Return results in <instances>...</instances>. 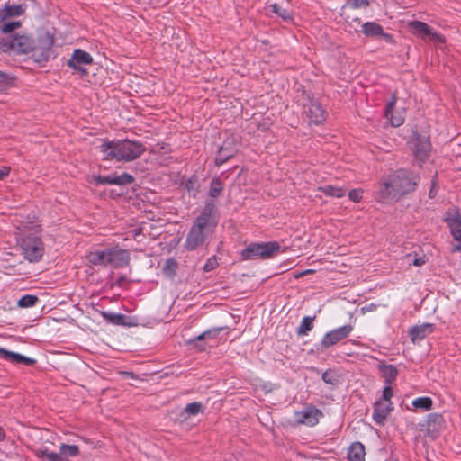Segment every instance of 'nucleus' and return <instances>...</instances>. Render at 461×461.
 <instances>
[{
  "instance_id": "nucleus-24",
  "label": "nucleus",
  "mask_w": 461,
  "mask_h": 461,
  "mask_svg": "<svg viewBox=\"0 0 461 461\" xmlns=\"http://www.w3.org/2000/svg\"><path fill=\"white\" fill-rule=\"evenodd\" d=\"M396 100L397 98L395 95H393L391 100L388 101L384 108V116L390 121L392 126L393 127L401 126L404 122V119L402 115H393V113Z\"/></svg>"
},
{
  "instance_id": "nucleus-41",
  "label": "nucleus",
  "mask_w": 461,
  "mask_h": 461,
  "mask_svg": "<svg viewBox=\"0 0 461 461\" xmlns=\"http://www.w3.org/2000/svg\"><path fill=\"white\" fill-rule=\"evenodd\" d=\"M185 411L190 416H194L203 411V406L201 402H194L185 407Z\"/></svg>"
},
{
  "instance_id": "nucleus-2",
  "label": "nucleus",
  "mask_w": 461,
  "mask_h": 461,
  "mask_svg": "<svg viewBox=\"0 0 461 461\" xmlns=\"http://www.w3.org/2000/svg\"><path fill=\"white\" fill-rule=\"evenodd\" d=\"M219 217L213 201H206L203 209L194 221L185 240L184 247L193 251L203 246L206 240L214 232Z\"/></svg>"
},
{
  "instance_id": "nucleus-28",
  "label": "nucleus",
  "mask_w": 461,
  "mask_h": 461,
  "mask_svg": "<svg viewBox=\"0 0 461 461\" xmlns=\"http://www.w3.org/2000/svg\"><path fill=\"white\" fill-rule=\"evenodd\" d=\"M316 316H304L297 327L296 334L298 336H305L311 331L314 327V321Z\"/></svg>"
},
{
  "instance_id": "nucleus-30",
  "label": "nucleus",
  "mask_w": 461,
  "mask_h": 461,
  "mask_svg": "<svg viewBox=\"0 0 461 461\" xmlns=\"http://www.w3.org/2000/svg\"><path fill=\"white\" fill-rule=\"evenodd\" d=\"M16 77L13 74L0 71V94L7 91L15 84Z\"/></svg>"
},
{
  "instance_id": "nucleus-27",
  "label": "nucleus",
  "mask_w": 461,
  "mask_h": 461,
  "mask_svg": "<svg viewBox=\"0 0 461 461\" xmlns=\"http://www.w3.org/2000/svg\"><path fill=\"white\" fill-rule=\"evenodd\" d=\"M379 369L382 373L384 382L386 384H391L395 381L398 375V370L396 366L393 365H380Z\"/></svg>"
},
{
  "instance_id": "nucleus-18",
  "label": "nucleus",
  "mask_w": 461,
  "mask_h": 461,
  "mask_svg": "<svg viewBox=\"0 0 461 461\" xmlns=\"http://www.w3.org/2000/svg\"><path fill=\"white\" fill-rule=\"evenodd\" d=\"M362 32L367 37H382L388 43H393V35L384 32L382 25L375 22H366L362 24Z\"/></svg>"
},
{
  "instance_id": "nucleus-50",
  "label": "nucleus",
  "mask_w": 461,
  "mask_h": 461,
  "mask_svg": "<svg viewBox=\"0 0 461 461\" xmlns=\"http://www.w3.org/2000/svg\"><path fill=\"white\" fill-rule=\"evenodd\" d=\"M127 281V278L126 276H122L120 277H118L115 281V284L118 285V286H122L124 285V283Z\"/></svg>"
},
{
  "instance_id": "nucleus-13",
  "label": "nucleus",
  "mask_w": 461,
  "mask_h": 461,
  "mask_svg": "<svg viewBox=\"0 0 461 461\" xmlns=\"http://www.w3.org/2000/svg\"><path fill=\"white\" fill-rule=\"evenodd\" d=\"M303 109V113L311 123L318 125L325 122L327 112L317 99H309Z\"/></svg>"
},
{
  "instance_id": "nucleus-19",
  "label": "nucleus",
  "mask_w": 461,
  "mask_h": 461,
  "mask_svg": "<svg viewBox=\"0 0 461 461\" xmlns=\"http://www.w3.org/2000/svg\"><path fill=\"white\" fill-rule=\"evenodd\" d=\"M0 357L14 364H23L25 366H33L36 363L34 358L2 348H0Z\"/></svg>"
},
{
  "instance_id": "nucleus-38",
  "label": "nucleus",
  "mask_w": 461,
  "mask_h": 461,
  "mask_svg": "<svg viewBox=\"0 0 461 461\" xmlns=\"http://www.w3.org/2000/svg\"><path fill=\"white\" fill-rule=\"evenodd\" d=\"M39 301L36 295L32 294H25L20 298L18 301V306L21 308H28L35 305V303Z\"/></svg>"
},
{
  "instance_id": "nucleus-9",
  "label": "nucleus",
  "mask_w": 461,
  "mask_h": 461,
  "mask_svg": "<svg viewBox=\"0 0 461 461\" xmlns=\"http://www.w3.org/2000/svg\"><path fill=\"white\" fill-rule=\"evenodd\" d=\"M323 416V412L313 405H307L303 410L294 413V421L297 424L308 427L316 426Z\"/></svg>"
},
{
  "instance_id": "nucleus-43",
  "label": "nucleus",
  "mask_w": 461,
  "mask_h": 461,
  "mask_svg": "<svg viewBox=\"0 0 461 461\" xmlns=\"http://www.w3.org/2000/svg\"><path fill=\"white\" fill-rule=\"evenodd\" d=\"M113 176L114 173L107 175V176H95V182L97 185H113Z\"/></svg>"
},
{
  "instance_id": "nucleus-8",
  "label": "nucleus",
  "mask_w": 461,
  "mask_h": 461,
  "mask_svg": "<svg viewBox=\"0 0 461 461\" xmlns=\"http://www.w3.org/2000/svg\"><path fill=\"white\" fill-rule=\"evenodd\" d=\"M412 150L414 158L420 163H424L430 153L431 144L429 138L420 134H414L409 142Z\"/></svg>"
},
{
  "instance_id": "nucleus-46",
  "label": "nucleus",
  "mask_w": 461,
  "mask_h": 461,
  "mask_svg": "<svg viewBox=\"0 0 461 461\" xmlns=\"http://www.w3.org/2000/svg\"><path fill=\"white\" fill-rule=\"evenodd\" d=\"M393 388L391 387V385L387 384L386 386H384V388L383 390V400L384 401V402H386V403L391 402V398L393 397Z\"/></svg>"
},
{
  "instance_id": "nucleus-52",
  "label": "nucleus",
  "mask_w": 461,
  "mask_h": 461,
  "mask_svg": "<svg viewBox=\"0 0 461 461\" xmlns=\"http://www.w3.org/2000/svg\"><path fill=\"white\" fill-rule=\"evenodd\" d=\"M425 263V260L422 258H418L413 260V265L415 266H422Z\"/></svg>"
},
{
  "instance_id": "nucleus-4",
  "label": "nucleus",
  "mask_w": 461,
  "mask_h": 461,
  "mask_svg": "<svg viewBox=\"0 0 461 461\" xmlns=\"http://www.w3.org/2000/svg\"><path fill=\"white\" fill-rule=\"evenodd\" d=\"M17 242L22 255L29 262H38L42 258L44 245L36 229L29 233H21Z\"/></svg>"
},
{
  "instance_id": "nucleus-45",
  "label": "nucleus",
  "mask_w": 461,
  "mask_h": 461,
  "mask_svg": "<svg viewBox=\"0 0 461 461\" xmlns=\"http://www.w3.org/2000/svg\"><path fill=\"white\" fill-rule=\"evenodd\" d=\"M363 193L360 188L353 189L348 193V198L354 203H359L362 200Z\"/></svg>"
},
{
  "instance_id": "nucleus-3",
  "label": "nucleus",
  "mask_w": 461,
  "mask_h": 461,
  "mask_svg": "<svg viewBox=\"0 0 461 461\" xmlns=\"http://www.w3.org/2000/svg\"><path fill=\"white\" fill-rule=\"evenodd\" d=\"M99 150L104 160L131 162L140 158L146 150L141 142L124 140H103Z\"/></svg>"
},
{
  "instance_id": "nucleus-26",
  "label": "nucleus",
  "mask_w": 461,
  "mask_h": 461,
  "mask_svg": "<svg viewBox=\"0 0 461 461\" xmlns=\"http://www.w3.org/2000/svg\"><path fill=\"white\" fill-rule=\"evenodd\" d=\"M265 9L267 14H275L282 18L284 21H289L292 19L290 12L276 3H268Z\"/></svg>"
},
{
  "instance_id": "nucleus-1",
  "label": "nucleus",
  "mask_w": 461,
  "mask_h": 461,
  "mask_svg": "<svg viewBox=\"0 0 461 461\" xmlns=\"http://www.w3.org/2000/svg\"><path fill=\"white\" fill-rule=\"evenodd\" d=\"M420 175L409 169H397L383 176L376 185L375 199L381 203L399 201L405 194L416 190Z\"/></svg>"
},
{
  "instance_id": "nucleus-54",
  "label": "nucleus",
  "mask_w": 461,
  "mask_h": 461,
  "mask_svg": "<svg viewBox=\"0 0 461 461\" xmlns=\"http://www.w3.org/2000/svg\"><path fill=\"white\" fill-rule=\"evenodd\" d=\"M312 270L308 269V270H305L304 272H303V273H301V274L297 275L296 276H297V277H298V276H304V275H306V274H309V273H312Z\"/></svg>"
},
{
  "instance_id": "nucleus-42",
  "label": "nucleus",
  "mask_w": 461,
  "mask_h": 461,
  "mask_svg": "<svg viewBox=\"0 0 461 461\" xmlns=\"http://www.w3.org/2000/svg\"><path fill=\"white\" fill-rule=\"evenodd\" d=\"M1 23H2V25L0 27V31L5 34L15 31L16 29H18L21 26L20 22H6V23L4 22Z\"/></svg>"
},
{
  "instance_id": "nucleus-20",
  "label": "nucleus",
  "mask_w": 461,
  "mask_h": 461,
  "mask_svg": "<svg viewBox=\"0 0 461 461\" xmlns=\"http://www.w3.org/2000/svg\"><path fill=\"white\" fill-rule=\"evenodd\" d=\"M433 331V324L423 323L421 325H416L409 330V336L411 340L415 344L423 340L427 336L431 334Z\"/></svg>"
},
{
  "instance_id": "nucleus-12",
  "label": "nucleus",
  "mask_w": 461,
  "mask_h": 461,
  "mask_svg": "<svg viewBox=\"0 0 461 461\" xmlns=\"http://www.w3.org/2000/svg\"><path fill=\"white\" fill-rule=\"evenodd\" d=\"M445 221H447L451 235L457 242L453 248L454 252L461 250V213L457 210H449L446 212Z\"/></svg>"
},
{
  "instance_id": "nucleus-6",
  "label": "nucleus",
  "mask_w": 461,
  "mask_h": 461,
  "mask_svg": "<svg viewBox=\"0 0 461 461\" xmlns=\"http://www.w3.org/2000/svg\"><path fill=\"white\" fill-rule=\"evenodd\" d=\"M280 245L276 241L250 243L240 253L243 260L267 258L279 251Z\"/></svg>"
},
{
  "instance_id": "nucleus-34",
  "label": "nucleus",
  "mask_w": 461,
  "mask_h": 461,
  "mask_svg": "<svg viewBox=\"0 0 461 461\" xmlns=\"http://www.w3.org/2000/svg\"><path fill=\"white\" fill-rule=\"evenodd\" d=\"M412 406L422 411H429L433 406V402L430 397H418L412 401Z\"/></svg>"
},
{
  "instance_id": "nucleus-33",
  "label": "nucleus",
  "mask_w": 461,
  "mask_h": 461,
  "mask_svg": "<svg viewBox=\"0 0 461 461\" xmlns=\"http://www.w3.org/2000/svg\"><path fill=\"white\" fill-rule=\"evenodd\" d=\"M177 268H178L177 261L175 258H167L166 260L165 264L163 265L162 272L165 276L172 278L176 276Z\"/></svg>"
},
{
  "instance_id": "nucleus-47",
  "label": "nucleus",
  "mask_w": 461,
  "mask_h": 461,
  "mask_svg": "<svg viewBox=\"0 0 461 461\" xmlns=\"http://www.w3.org/2000/svg\"><path fill=\"white\" fill-rule=\"evenodd\" d=\"M348 5L353 8L366 7L369 5V0H348Z\"/></svg>"
},
{
  "instance_id": "nucleus-37",
  "label": "nucleus",
  "mask_w": 461,
  "mask_h": 461,
  "mask_svg": "<svg viewBox=\"0 0 461 461\" xmlns=\"http://www.w3.org/2000/svg\"><path fill=\"white\" fill-rule=\"evenodd\" d=\"M62 456H77L79 454V448L76 445L61 444L59 447Z\"/></svg>"
},
{
  "instance_id": "nucleus-44",
  "label": "nucleus",
  "mask_w": 461,
  "mask_h": 461,
  "mask_svg": "<svg viewBox=\"0 0 461 461\" xmlns=\"http://www.w3.org/2000/svg\"><path fill=\"white\" fill-rule=\"evenodd\" d=\"M218 265H219V263H218V259H217L216 256H212L209 258H207V260L203 266V270L205 272H211V271L214 270L218 267Z\"/></svg>"
},
{
  "instance_id": "nucleus-11",
  "label": "nucleus",
  "mask_w": 461,
  "mask_h": 461,
  "mask_svg": "<svg viewBox=\"0 0 461 461\" xmlns=\"http://www.w3.org/2000/svg\"><path fill=\"white\" fill-rule=\"evenodd\" d=\"M408 25L413 34L420 36L424 40L429 39L437 43L445 42V37L440 33L433 31V29L426 23L420 21H411Z\"/></svg>"
},
{
  "instance_id": "nucleus-21",
  "label": "nucleus",
  "mask_w": 461,
  "mask_h": 461,
  "mask_svg": "<svg viewBox=\"0 0 461 461\" xmlns=\"http://www.w3.org/2000/svg\"><path fill=\"white\" fill-rule=\"evenodd\" d=\"M391 405L392 402L386 403L382 401H378L375 403L372 417L376 424H384L385 419L392 411Z\"/></svg>"
},
{
  "instance_id": "nucleus-16",
  "label": "nucleus",
  "mask_w": 461,
  "mask_h": 461,
  "mask_svg": "<svg viewBox=\"0 0 461 461\" xmlns=\"http://www.w3.org/2000/svg\"><path fill=\"white\" fill-rule=\"evenodd\" d=\"M237 153V147L234 143L233 138L226 139L222 145L219 148L218 153L215 158V165L221 166Z\"/></svg>"
},
{
  "instance_id": "nucleus-14",
  "label": "nucleus",
  "mask_w": 461,
  "mask_h": 461,
  "mask_svg": "<svg viewBox=\"0 0 461 461\" xmlns=\"http://www.w3.org/2000/svg\"><path fill=\"white\" fill-rule=\"evenodd\" d=\"M92 63L93 58L88 52L81 49H77L73 51L71 58L67 62V65L70 68L78 71L81 75H86L87 71L83 68V66L90 65Z\"/></svg>"
},
{
  "instance_id": "nucleus-55",
  "label": "nucleus",
  "mask_w": 461,
  "mask_h": 461,
  "mask_svg": "<svg viewBox=\"0 0 461 461\" xmlns=\"http://www.w3.org/2000/svg\"><path fill=\"white\" fill-rule=\"evenodd\" d=\"M353 21L357 22V23H360V19L359 18H355Z\"/></svg>"
},
{
  "instance_id": "nucleus-5",
  "label": "nucleus",
  "mask_w": 461,
  "mask_h": 461,
  "mask_svg": "<svg viewBox=\"0 0 461 461\" xmlns=\"http://www.w3.org/2000/svg\"><path fill=\"white\" fill-rule=\"evenodd\" d=\"M32 40L25 34L5 35L0 38V50L9 54H28L32 49Z\"/></svg>"
},
{
  "instance_id": "nucleus-23",
  "label": "nucleus",
  "mask_w": 461,
  "mask_h": 461,
  "mask_svg": "<svg viewBox=\"0 0 461 461\" xmlns=\"http://www.w3.org/2000/svg\"><path fill=\"white\" fill-rule=\"evenodd\" d=\"M86 258L93 266L105 267L108 266V249L90 251L86 254Z\"/></svg>"
},
{
  "instance_id": "nucleus-36",
  "label": "nucleus",
  "mask_w": 461,
  "mask_h": 461,
  "mask_svg": "<svg viewBox=\"0 0 461 461\" xmlns=\"http://www.w3.org/2000/svg\"><path fill=\"white\" fill-rule=\"evenodd\" d=\"M103 318L110 323L120 325L123 321L124 316L121 313H115L111 312H102Z\"/></svg>"
},
{
  "instance_id": "nucleus-22",
  "label": "nucleus",
  "mask_w": 461,
  "mask_h": 461,
  "mask_svg": "<svg viewBox=\"0 0 461 461\" xmlns=\"http://www.w3.org/2000/svg\"><path fill=\"white\" fill-rule=\"evenodd\" d=\"M24 5H6L0 9V23L5 22L12 17L21 16L25 12Z\"/></svg>"
},
{
  "instance_id": "nucleus-49",
  "label": "nucleus",
  "mask_w": 461,
  "mask_h": 461,
  "mask_svg": "<svg viewBox=\"0 0 461 461\" xmlns=\"http://www.w3.org/2000/svg\"><path fill=\"white\" fill-rule=\"evenodd\" d=\"M11 172V168L9 167L4 166L0 168V180H3L6 176H9Z\"/></svg>"
},
{
  "instance_id": "nucleus-31",
  "label": "nucleus",
  "mask_w": 461,
  "mask_h": 461,
  "mask_svg": "<svg viewBox=\"0 0 461 461\" xmlns=\"http://www.w3.org/2000/svg\"><path fill=\"white\" fill-rule=\"evenodd\" d=\"M224 189V184L218 176H214L210 183L209 196L218 198Z\"/></svg>"
},
{
  "instance_id": "nucleus-17",
  "label": "nucleus",
  "mask_w": 461,
  "mask_h": 461,
  "mask_svg": "<svg viewBox=\"0 0 461 461\" xmlns=\"http://www.w3.org/2000/svg\"><path fill=\"white\" fill-rule=\"evenodd\" d=\"M130 254L126 249L119 248L108 249V266L120 268L128 266Z\"/></svg>"
},
{
  "instance_id": "nucleus-25",
  "label": "nucleus",
  "mask_w": 461,
  "mask_h": 461,
  "mask_svg": "<svg viewBox=\"0 0 461 461\" xmlns=\"http://www.w3.org/2000/svg\"><path fill=\"white\" fill-rule=\"evenodd\" d=\"M365 446L359 442H353L348 450V461H365Z\"/></svg>"
},
{
  "instance_id": "nucleus-48",
  "label": "nucleus",
  "mask_w": 461,
  "mask_h": 461,
  "mask_svg": "<svg viewBox=\"0 0 461 461\" xmlns=\"http://www.w3.org/2000/svg\"><path fill=\"white\" fill-rule=\"evenodd\" d=\"M376 309H377V304L371 303H367V304L364 305L363 307H361V312L365 314L366 312H374Z\"/></svg>"
},
{
  "instance_id": "nucleus-10",
  "label": "nucleus",
  "mask_w": 461,
  "mask_h": 461,
  "mask_svg": "<svg viewBox=\"0 0 461 461\" xmlns=\"http://www.w3.org/2000/svg\"><path fill=\"white\" fill-rule=\"evenodd\" d=\"M354 327L351 324H346L341 327L333 329L324 334L321 340V345L324 348H330L339 341L349 337Z\"/></svg>"
},
{
  "instance_id": "nucleus-15",
  "label": "nucleus",
  "mask_w": 461,
  "mask_h": 461,
  "mask_svg": "<svg viewBox=\"0 0 461 461\" xmlns=\"http://www.w3.org/2000/svg\"><path fill=\"white\" fill-rule=\"evenodd\" d=\"M223 328H213L203 331L202 334L186 340V345L198 351H204L207 348L206 340L216 339Z\"/></svg>"
},
{
  "instance_id": "nucleus-51",
  "label": "nucleus",
  "mask_w": 461,
  "mask_h": 461,
  "mask_svg": "<svg viewBox=\"0 0 461 461\" xmlns=\"http://www.w3.org/2000/svg\"><path fill=\"white\" fill-rule=\"evenodd\" d=\"M441 420H442V416L439 414L432 413L429 415V420H433L436 422V421Z\"/></svg>"
},
{
  "instance_id": "nucleus-29",
  "label": "nucleus",
  "mask_w": 461,
  "mask_h": 461,
  "mask_svg": "<svg viewBox=\"0 0 461 461\" xmlns=\"http://www.w3.org/2000/svg\"><path fill=\"white\" fill-rule=\"evenodd\" d=\"M319 191L322 192L325 195L336 198H341L346 194V189L331 185L320 186Z\"/></svg>"
},
{
  "instance_id": "nucleus-39",
  "label": "nucleus",
  "mask_w": 461,
  "mask_h": 461,
  "mask_svg": "<svg viewBox=\"0 0 461 461\" xmlns=\"http://www.w3.org/2000/svg\"><path fill=\"white\" fill-rule=\"evenodd\" d=\"M187 192L193 196L195 197L198 193V179L195 176H193L189 178L185 185Z\"/></svg>"
},
{
  "instance_id": "nucleus-40",
  "label": "nucleus",
  "mask_w": 461,
  "mask_h": 461,
  "mask_svg": "<svg viewBox=\"0 0 461 461\" xmlns=\"http://www.w3.org/2000/svg\"><path fill=\"white\" fill-rule=\"evenodd\" d=\"M321 378L324 383L330 385H337L339 383V378L337 375V374L332 370H327L325 371Z\"/></svg>"
},
{
  "instance_id": "nucleus-35",
  "label": "nucleus",
  "mask_w": 461,
  "mask_h": 461,
  "mask_svg": "<svg viewBox=\"0 0 461 461\" xmlns=\"http://www.w3.org/2000/svg\"><path fill=\"white\" fill-rule=\"evenodd\" d=\"M113 180V185L125 186L132 184L134 182V177L129 173H122L121 175L114 173Z\"/></svg>"
},
{
  "instance_id": "nucleus-53",
  "label": "nucleus",
  "mask_w": 461,
  "mask_h": 461,
  "mask_svg": "<svg viewBox=\"0 0 461 461\" xmlns=\"http://www.w3.org/2000/svg\"><path fill=\"white\" fill-rule=\"evenodd\" d=\"M5 438V433L3 429V428L0 426V441L3 440Z\"/></svg>"
},
{
  "instance_id": "nucleus-7",
  "label": "nucleus",
  "mask_w": 461,
  "mask_h": 461,
  "mask_svg": "<svg viewBox=\"0 0 461 461\" xmlns=\"http://www.w3.org/2000/svg\"><path fill=\"white\" fill-rule=\"evenodd\" d=\"M54 38L49 32L39 37L38 44L31 50V57L38 63L46 62L52 57Z\"/></svg>"
},
{
  "instance_id": "nucleus-32",
  "label": "nucleus",
  "mask_w": 461,
  "mask_h": 461,
  "mask_svg": "<svg viewBox=\"0 0 461 461\" xmlns=\"http://www.w3.org/2000/svg\"><path fill=\"white\" fill-rule=\"evenodd\" d=\"M39 458L45 461H68V459L60 455V453L50 452L47 448L40 449L36 452Z\"/></svg>"
}]
</instances>
